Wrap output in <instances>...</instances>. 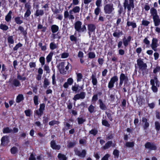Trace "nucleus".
<instances>
[{
    "label": "nucleus",
    "mask_w": 160,
    "mask_h": 160,
    "mask_svg": "<svg viewBox=\"0 0 160 160\" xmlns=\"http://www.w3.org/2000/svg\"><path fill=\"white\" fill-rule=\"evenodd\" d=\"M150 84L152 85L151 88L153 92H156L158 91V87H159V82L157 77H155L154 79H151Z\"/></svg>",
    "instance_id": "obj_1"
},
{
    "label": "nucleus",
    "mask_w": 160,
    "mask_h": 160,
    "mask_svg": "<svg viewBox=\"0 0 160 160\" xmlns=\"http://www.w3.org/2000/svg\"><path fill=\"white\" fill-rule=\"evenodd\" d=\"M82 22L80 21H78L75 22L74 24V28L76 31L82 32L86 31L85 25H83L82 27Z\"/></svg>",
    "instance_id": "obj_2"
},
{
    "label": "nucleus",
    "mask_w": 160,
    "mask_h": 160,
    "mask_svg": "<svg viewBox=\"0 0 160 160\" xmlns=\"http://www.w3.org/2000/svg\"><path fill=\"white\" fill-rule=\"evenodd\" d=\"M123 7L125 9H127L128 12L131 10V8H134V0H124L123 3Z\"/></svg>",
    "instance_id": "obj_3"
},
{
    "label": "nucleus",
    "mask_w": 160,
    "mask_h": 160,
    "mask_svg": "<svg viewBox=\"0 0 160 160\" xmlns=\"http://www.w3.org/2000/svg\"><path fill=\"white\" fill-rule=\"evenodd\" d=\"M114 5L112 3H109L105 5L104 7V12L106 14L112 13L114 10Z\"/></svg>",
    "instance_id": "obj_4"
},
{
    "label": "nucleus",
    "mask_w": 160,
    "mask_h": 160,
    "mask_svg": "<svg viewBox=\"0 0 160 160\" xmlns=\"http://www.w3.org/2000/svg\"><path fill=\"white\" fill-rule=\"evenodd\" d=\"M119 79V86L120 87L122 85L124 81V82L125 84V83H127L128 80V77L125 76V74L123 73L120 74Z\"/></svg>",
    "instance_id": "obj_5"
},
{
    "label": "nucleus",
    "mask_w": 160,
    "mask_h": 160,
    "mask_svg": "<svg viewBox=\"0 0 160 160\" xmlns=\"http://www.w3.org/2000/svg\"><path fill=\"white\" fill-rule=\"evenodd\" d=\"M137 64L140 70L143 71L147 69V65L145 63H144L143 61L140 59L137 60Z\"/></svg>",
    "instance_id": "obj_6"
},
{
    "label": "nucleus",
    "mask_w": 160,
    "mask_h": 160,
    "mask_svg": "<svg viewBox=\"0 0 160 160\" xmlns=\"http://www.w3.org/2000/svg\"><path fill=\"white\" fill-rule=\"evenodd\" d=\"M146 148L149 149L150 150H155L157 149L156 145L153 143H151L148 142L145 144Z\"/></svg>",
    "instance_id": "obj_7"
},
{
    "label": "nucleus",
    "mask_w": 160,
    "mask_h": 160,
    "mask_svg": "<svg viewBox=\"0 0 160 160\" xmlns=\"http://www.w3.org/2000/svg\"><path fill=\"white\" fill-rule=\"evenodd\" d=\"M158 39L156 38H153L152 41L151 47L152 49L155 52L157 51V48L158 46Z\"/></svg>",
    "instance_id": "obj_8"
},
{
    "label": "nucleus",
    "mask_w": 160,
    "mask_h": 160,
    "mask_svg": "<svg viewBox=\"0 0 160 160\" xmlns=\"http://www.w3.org/2000/svg\"><path fill=\"white\" fill-rule=\"evenodd\" d=\"M65 64V62H62L59 63L57 66L60 73L62 74H65L66 72V71L64 69Z\"/></svg>",
    "instance_id": "obj_9"
},
{
    "label": "nucleus",
    "mask_w": 160,
    "mask_h": 160,
    "mask_svg": "<svg viewBox=\"0 0 160 160\" xmlns=\"http://www.w3.org/2000/svg\"><path fill=\"white\" fill-rule=\"evenodd\" d=\"M86 96V93L84 92H81L80 93L76 94L73 99L74 100L76 101L77 100L80 99H83L85 98Z\"/></svg>",
    "instance_id": "obj_10"
},
{
    "label": "nucleus",
    "mask_w": 160,
    "mask_h": 160,
    "mask_svg": "<svg viewBox=\"0 0 160 160\" xmlns=\"http://www.w3.org/2000/svg\"><path fill=\"white\" fill-rule=\"evenodd\" d=\"M75 152L76 155L82 158L85 157L86 153V151L85 150H83L82 152L78 150H76L75 151Z\"/></svg>",
    "instance_id": "obj_11"
},
{
    "label": "nucleus",
    "mask_w": 160,
    "mask_h": 160,
    "mask_svg": "<svg viewBox=\"0 0 160 160\" xmlns=\"http://www.w3.org/2000/svg\"><path fill=\"white\" fill-rule=\"evenodd\" d=\"M142 122L143 123V128L144 130H146L149 126V123L148 122V119L145 117L142 119Z\"/></svg>",
    "instance_id": "obj_12"
},
{
    "label": "nucleus",
    "mask_w": 160,
    "mask_h": 160,
    "mask_svg": "<svg viewBox=\"0 0 160 160\" xmlns=\"http://www.w3.org/2000/svg\"><path fill=\"white\" fill-rule=\"evenodd\" d=\"M1 144L2 145L5 146L7 145L9 142L8 137L6 136L3 137L1 139Z\"/></svg>",
    "instance_id": "obj_13"
},
{
    "label": "nucleus",
    "mask_w": 160,
    "mask_h": 160,
    "mask_svg": "<svg viewBox=\"0 0 160 160\" xmlns=\"http://www.w3.org/2000/svg\"><path fill=\"white\" fill-rule=\"evenodd\" d=\"M51 147L53 149L59 150L61 148V146L59 145H57L54 140H52L50 142Z\"/></svg>",
    "instance_id": "obj_14"
},
{
    "label": "nucleus",
    "mask_w": 160,
    "mask_h": 160,
    "mask_svg": "<svg viewBox=\"0 0 160 160\" xmlns=\"http://www.w3.org/2000/svg\"><path fill=\"white\" fill-rule=\"evenodd\" d=\"M73 81L72 78H69L67 80V82L64 83L63 87L65 88H67L68 87V85H71L73 83Z\"/></svg>",
    "instance_id": "obj_15"
},
{
    "label": "nucleus",
    "mask_w": 160,
    "mask_h": 160,
    "mask_svg": "<svg viewBox=\"0 0 160 160\" xmlns=\"http://www.w3.org/2000/svg\"><path fill=\"white\" fill-rule=\"evenodd\" d=\"M154 25L155 26H158L160 25V18L159 16L152 18Z\"/></svg>",
    "instance_id": "obj_16"
},
{
    "label": "nucleus",
    "mask_w": 160,
    "mask_h": 160,
    "mask_svg": "<svg viewBox=\"0 0 160 160\" xmlns=\"http://www.w3.org/2000/svg\"><path fill=\"white\" fill-rule=\"evenodd\" d=\"M150 13L151 16H152V18H154L158 16V13L157 10L153 8H152L150 10Z\"/></svg>",
    "instance_id": "obj_17"
},
{
    "label": "nucleus",
    "mask_w": 160,
    "mask_h": 160,
    "mask_svg": "<svg viewBox=\"0 0 160 160\" xmlns=\"http://www.w3.org/2000/svg\"><path fill=\"white\" fill-rule=\"evenodd\" d=\"M96 27L94 24H90L88 25V31L93 32L94 31Z\"/></svg>",
    "instance_id": "obj_18"
},
{
    "label": "nucleus",
    "mask_w": 160,
    "mask_h": 160,
    "mask_svg": "<svg viewBox=\"0 0 160 160\" xmlns=\"http://www.w3.org/2000/svg\"><path fill=\"white\" fill-rule=\"evenodd\" d=\"M12 13V11H10L8 14L5 16V20L7 22H9L11 20L12 18L11 15Z\"/></svg>",
    "instance_id": "obj_19"
},
{
    "label": "nucleus",
    "mask_w": 160,
    "mask_h": 160,
    "mask_svg": "<svg viewBox=\"0 0 160 160\" xmlns=\"http://www.w3.org/2000/svg\"><path fill=\"white\" fill-rule=\"evenodd\" d=\"M98 102L99 103L100 108L102 110H105L107 109V107L105 104L103 103L101 99H99Z\"/></svg>",
    "instance_id": "obj_20"
},
{
    "label": "nucleus",
    "mask_w": 160,
    "mask_h": 160,
    "mask_svg": "<svg viewBox=\"0 0 160 160\" xmlns=\"http://www.w3.org/2000/svg\"><path fill=\"white\" fill-rule=\"evenodd\" d=\"M51 29L52 33H55L58 31L59 28L58 26L53 25L51 27Z\"/></svg>",
    "instance_id": "obj_21"
},
{
    "label": "nucleus",
    "mask_w": 160,
    "mask_h": 160,
    "mask_svg": "<svg viewBox=\"0 0 160 160\" xmlns=\"http://www.w3.org/2000/svg\"><path fill=\"white\" fill-rule=\"evenodd\" d=\"M12 84L16 87H19L21 85L20 82L16 79H15L12 81Z\"/></svg>",
    "instance_id": "obj_22"
},
{
    "label": "nucleus",
    "mask_w": 160,
    "mask_h": 160,
    "mask_svg": "<svg viewBox=\"0 0 160 160\" xmlns=\"http://www.w3.org/2000/svg\"><path fill=\"white\" fill-rule=\"evenodd\" d=\"M53 54V52H51L47 56L46 59L47 62L48 63H49L50 61H51Z\"/></svg>",
    "instance_id": "obj_23"
},
{
    "label": "nucleus",
    "mask_w": 160,
    "mask_h": 160,
    "mask_svg": "<svg viewBox=\"0 0 160 160\" xmlns=\"http://www.w3.org/2000/svg\"><path fill=\"white\" fill-rule=\"evenodd\" d=\"M24 99V97L22 94H19L17 97L16 102H17L19 103Z\"/></svg>",
    "instance_id": "obj_24"
},
{
    "label": "nucleus",
    "mask_w": 160,
    "mask_h": 160,
    "mask_svg": "<svg viewBox=\"0 0 160 160\" xmlns=\"http://www.w3.org/2000/svg\"><path fill=\"white\" fill-rule=\"evenodd\" d=\"M123 34L122 31H120L119 30H116L113 34L114 37L118 38L120 35Z\"/></svg>",
    "instance_id": "obj_25"
},
{
    "label": "nucleus",
    "mask_w": 160,
    "mask_h": 160,
    "mask_svg": "<svg viewBox=\"0 0 160 160\" xmlns=\"http://www.w3.org/2000/svg\"><path fill=\"white\" fill-rule=\"evenodd\" d=\"M44 11L43 10L37 9L36 12L35 16L38 17L39 16H42L44 14Z\"/></svg>",
    "instance_id": "obj_26"
},
{
    "label": "nucleus",
    "mask_w": 160,
    "mask_h": 160,
    "mask_svg": "<svg viewBox=\"0 0 160 160\" xmlns=\"http://www.w3.org/2000/svg\"><path fill=\"white\" fill-rule=\"evenodd\" d=\"M112 141H109L103 147V148L104 149H106L109 148L112 145Z\"/></svg>",
    "instance_id": "obj_27"
},
{
    "label": "nucleus",
    "mask_w": 160,
    "mask_h": 160,
    "mask_svg": "<svg viewBox=\"0 0 160 160\" xmlns=\"http://www.w3.org/2000/svg\"><path fill=\"white\" fill-rule=\"evenodd\" d=\"M127 25L128 27L132 26V28H135L137 27V25L136 23L133 22H131L128 21L127 23Z\"/></svg>",
    "instance_id": "obj_28"
},
{
    "label": "nucleus",
    "mask_w": 160,
    "mask_h": 160,
    "mask_svg": "<svg viewBox=\"0 0 160 160\" xmlns=\"http://www.w3.org/2000/svg\"><path fill=\"white\" fill-rule=\"evenodd\" d=\"M91 78L92 79V82L93 85H96L98 82L96 76L94 74H92L91 76Z\"/></svg>",
    "instance_id": "obj_29"
},
{
    "label": "nucleus",
    "mask_w": 160,
    "mask_h": 160,
    "mask_svg": "<svg viewBox=\"0 0 160 160\" xmlns=\"http://www.w3.org/2000/svg\"><path fill=\"white\" fill-rule=\"evenodd\" d=\"M50 84V82H49L48 79L46 78H45L43 82V87L44 88H47L48 86Z\"/></svg>",
    "instance_id": "obj_30"
},
{
    "label": "nucleus",
    "mask_w": 160,
    "mask_h": 160,
    "mask_svg": "<svg viewBox=\"0 0 160 160\" xmlns=\"http://www.w3.org/2000/svg\"><path fill=\"white\" fill-rule=\"evenodd\" d=\"M58 157L59 160H67V159L65 155L61 153L58 154Z\"/></svg>",
    "instance_id": "obj_31"
},
{
    "label": "nucleus",
    "mask_w": 160,
    "mask_h": 160,
    "mask_svg": "<svg viewBox=\"0 0 160 160\" xmlns=\"http://www.w3.org/2000/svg\"><path fill=\"white\" fill-rule=\"evenodd\" d=\"M14 20L16 23L17 24H20L23 22V21L21 19V18L19 17H15L14 18Z\"/></svg>",
    "instance_id": "obj_32"
},
{
    "label": "nucleus",
    "mask_w": 160,
    "mask_h": 160,
    "mask_svg": "<svg viewBox=\"0 0 160 160\" xmlns=\"http://www.w3.org/2000/svg\"><path fill=\"white\" fill-rule=\"evenodd\" d=\"M58 45L54 42H52L50 44V48L51 50H54L57 48Z\"/></svg>",
    "instance_id": "obj_33"
},
{
    "label": "nucleus",
    "mask_w": 160,
    "mask_h": 160,
    "mask_svg": "<svg viewBox=\"0 0 160 160\" xmlns=\"http://www.w3.org/2000/svg\"><path fill=\"white\" fill-rule=\"evenodd\" d=\"M155 128L157 132L160 130V123L158 121H156L155 122Z\"/></svg>",
    "instance_id": "obj_34"
},
{
    "label": "nucleus",
    "mask_w": 160,
    "mask_h": 160,
    "mask_svg": "<svg viewBox=\"0 0 160 160\" xmlns=\"http://www.w3.org/2000/svg\"><path fill=\"white\" fill-rule=\"evenodd\" d=\"M76 144V142H70L68 143L67 147L68 148H71L73 147Z\"/></svg>",
    "instance_id": "obj_35"
},
{
    "label": "nucleus",
    "mask_w": 160,
    "mask_h": 160,
    "mask_svg": "<svg viewBox=\"0 0 160 160\" xmlns=\"http://www.w3.org/2000/svg\"><path fill=\"white\" fill-rule=\"evenodd\" d=\"M3 133H9L12 132V130L8 127L5 128L3 129Z\"/></svg>",
    "instance_id": "obj_36"
},
{
    "label": "nucleus",
    "mask_w": 160,
    "mask_h": 160,
    "mask_svg": "<svg viewBox=\"0 0 160 160\" xmlns=\"http://www.w3.org/2000/svg\"><path fill=\"white\" fill-rule=\"evenodd\" d=\"M77 76V81L78 82H80L81 81L82 78V75L81 73H76Z\"/></svg>",
    "instance_id": "obj_37"
},
{
    "label": "nucleus",
    "mask_w": 160,
    "mask_h": 160,
    "mask_svg": "<svg viewBox=\"0 0 160 160\" xmlns=\"http://www.w3.org/2000/svg\"><path fill=\"white\" fill-rule=\"evenodd\" d=\"M18 30H19L23 35H26L27 33L26 31L24 30V28L22 26H19L18 28Z\"/></svg>",
    "instance_id": "obj_38"
},
{
    "label": "nucleus",
    "mask_w": 160,
    "mask_h": 160,
    "mask_svg": "<svg viewBox=\"0 0 160 160\" xmlns=\"http://www.w3.org/2000/svg\"><path fill=\"white\" fill-rule=\"evenodd\" d=\"M8 42L9 43L11 44H13L14 42V40L12 36H9L8 38Z\"/></svg>",
    "instance_id": "obj_39"
},
{
    "label": "nucleus",
    "mask_w": 160,
    "mask_h": 160,
    "mask_svg": "<svg viewBox=\"0 0 160 160\" xmlns=\"http://www.w3.org/2000/svg\"><path fill=\"white\" fill-rule=\"evenodd\" d=\"M80 8L79 6L75 7L72 9V11L74 13H78L80 11Z\"/></svg>",
    "instance_id": "obj_40"
},
{
    "label": "nucleus",
    "mask_w": 160,
    "mask_h": 160,
    "mask_svg": "<svg viewBox=\"0 0 160 160\" xmlns=\"http://www.w3.org/2000/svg\"><path fill=\"white\" fill-rule=\"evenodd\" d=\"M78 123L79 124H82L86 121L85 119L82 118H77Z\"/></svg>",
    "instance_id": "obj_41"
},
{
    "label": "nucleus",
    "mask_w": 160,
    "mask_h": 160,
    "mask_svg": "<svg viewBox=\"0 0 160 160\" xmlns=\"http://www.w3.org/2000/svg\"><path fill=\"white\" fill-rule=\"evenodd\" d=\"M18 151V148L16 147H13L11 149V152L12 154H14L17 153Z\"/></svg>",
    "instance_id": "obj_42"
},
{
    "label": "nucleus",
    "mask_w": 160,
    "mask_h": 160,
    "mask_svg": "<svg viewBox=\"0 0 160 160\" xmlns=\"http://www.w3.org/2000/svg\"><path fill=\"white\" fill-rule=\"evenodd\" d=\"M0 28L3 30L6 31L8 29V27L5 25L1 24L0 25Z\"/></svg>",
    "instance_id": "obj_43"
},
{
    "label": "nucleus",
    "mask_w": 160,
    "mask_h": 160,
    "mask_svg": "<svg viewBox=\"0 0 160 160\" xmlns=\"http://www.w3.org/2000/svg\"><path fill=\"white\" fill-rule=\"evenodd\" d=\"M70 39L72 42H74L76 43L78 41L77 38L74 35H72L70 36Z\"/></svg>",
    "instance_id": "obj_44"
},
{
    "label": "nucleus",
    "mask_w": 160,
    "mask_h": 160,
    "mask_svg": "<svg viewBox=\"0 0 160 160\" xmlns=\"http://www.w3.org/2000/svg\"><path fill=\"white\" fill-rule=\"evenodd\" d=\"M79 85L75 83L72 87V90L74 92H77L78 89Z\"/></svg>",
    "instance_id": "obj_45"
},
{
    "label": "nucleus",
    "mask_w": 160,
    "mask_h": 160,
    "mask_svg": "<svg viewBox=\"0 0 160 160\" xmlns=\"http://www.w3.org/2000/svg\"><path fill=\"white\" fill-rule=\"evenodd\" d=\"M118 80V77L117 76H114L111 79L110 81L114 84V83L117 82Z\"/></svg>",
    "instance_id": "obj_46"
},
{
    "label": "nucleus",
    "mask_w": 160,
    "mask_h": 160,
    "mask_svg": "<svg viewBox=\"0 0 160 160\" xmlns=\"http://www.w3.org/2000/svg\"><path fill=\"white\" fill-rule=\"evenodd\" d=\"M95 109V107L92 104L90 105L88 108V111L90 113H92L94 112Z\"/></svg>",
    "instance_id": "obj_47"
},
{
    "label": "nucleus",
    "mask_w": 160,
    "mask_h": 160,
    "mask_svg": "<svg viewBox=\"0 0 160 160\" xmlns=\"http://www.w3.org/2000/svg\"><path fill=\"white\" fill-rule=\"evenodd\" d=\"M38 96L35 95L33 97V101L34 104L35 105H37L38 104Z\"/></svg>",
    "instance_id": "obj_48"
},
{
    "label": "nucleus",
    "mask_w": 160,
    "mask_h": 160,
    "mask_svg": "<svg viewBox=\"0 0 160 160\" xmlns=\"http://www.w3.org/2000/svg\"><path fill=\"white\" fill-rule=\"evenodd\" d=\"M59 123V122L55 120H53L49 122V124L50 126H53L55 124H58Z\"/></svg>",
    "instance_id": "obj_49"
},
{
    "label": "nucleus",
    "mask_w": 160,
    "mask_h": 160,
    "mask_svg": "<svg viewBox=\"0 0 160 160\" xmlns=\"http://www.w3.org/2000/svg\"><path fill=\"white\" fill-rule=\"evenodd\" d=\"M98 132V131L96 129H94L90 131L89 133L90 134H92L94 136H95L97 134Z\"/></svg>",
    "instance_id": "obj_50"
},
{
    "label": "nucleus",
    "mask_w": 160,
    "mask_h": 160,
    "mask_svg": "<svg viewBox=\"0 0 160 160\" xmlns=\"http://www.w3.org/2000/svg\"><path fill=\"white\" fill-rule=\"evenodd\" d=\"M150 23V22L145 20H143L142 21V25L144 26H148Z\"/></svg>",
    "instance_id": "obj_51"
},
{
    "label": "nucleus",
    "mask_w": 160,
    "mask_h": 160,
    "mask_svg": "<svg viewBox=\"0 0 160 160\" xmlns=\"http://www.w3.org/2000/svg\"><path fill=\"white\" fill-rule=\"evenodd\" d=\"M134 145V144L133 142H127L126 144V146L128 148H132Z\"/></svg>",
    "instance_id": "obj_52"
},
{
    "label": "nucleus",
    "mask_w": 160,
    "mask_h": 160,
    "mask_svg": "<svg viewBox=\"0 0 160 160\" xmlns=\"http://www.w3.org/2000/svg\"><path fill=\"white\" fill-rule=\"evenodd\" d=\"M88 57L90 58H93L95 57V53L93 52H90L88 53Z\"/></svg>",
    "instance_id": "obj_53"
},
{
    "label": "nucleus",
    "mask_w": 160,
    "mask_h": 160,
    "mask_svg": "<svg viewBox=\"0 0 160 160\" xmlns=\"http://www.w3.org/2000/svg\"><path fill=\"white\" fill-rule=\"evenodd\" d=\"M101 11L100 7H98L96 8L94 10V13L96 15L98 16Z\"/></svg>",
    "instance_id": "obj_54"
},
{
    "label": "nucleus",
    "mask_w": 160,
    "mask_h": 160,
    "mask_svg": "<svg viewBox=\"0 0 160 160\" xmlns=\"http://www.w3.org/2000/svg\"><path fill=\"white\" fill-rule=\"evenodd\" d=\"M39 61L42 65H43L45 64V59L44 57H41L39 58Z\"/></svg>",
    "instance_id": "obj_55"
},
{
    "label": "nucleus",
    "mask_w": 160,
    "mask_h": 160,
    "mask_svg": "<svg viewBox=\"0 0 160 160\" xmlns=\"http://www.w3.org/2000/svg\"><path fill=\"white\" fill-rule=\"evenodd\" d=\"M22 46V44L20 43H18L13 48V50L14 51H17L19 48L21 47Z\"/></svg>",
    "instance_id": "obj_56"
},
{
    "label": "nucleus",
    "mask_w": 160,
    "mask_h": 160,
    "mask_svg": "<svg viewBox=\"0 0 160 160\" xmlns=\"http://www.w3.org/2000/svg\"><path fill=\"white\" fill-rule=\"evenodd\" d=\"M25 7L27 10H30L31 8L30 3L29 2H27L25 3Z\"/></svg>",
    "instance_id": "obj_57"
},
{
    "label": "nucleus",
    "mask_w": 160,
    "mask_h": 160,
    "mask_svg": "<svg viewBox=\"0 0 160 160\" xmlns=\"http://www.w3.org/2000/svg\"><path fill=\"white\" fill-rule=\"evenodd\" d=\"M31 14V11L30 10H27L25 13L24 17L25 18H27Z\"/></svg>",
    "instance_id": "obj_58"
},
{
    "label": "nucleus",
    "mask_w": 160,
    "mask_h": 160,
    "mask_svg": "<svg viewBox=\"0 0 160 160\" xmlns=\"http://www.w3.org/2000/svg\"><path fill=\"white\" fill-rule=\"evenodd\" d=\"M148 37L145 38L143 40V42L146 45H149L150 44V42L148 39Z\"/></svg>",
    "instance_id": "obj_59"
},
{
    "label": "nucleus",
    "mask_w": 160,
    "mask_h": 160,
    "mask_svg": "<svg viewBox=\"0 0 160 160\" xmlns=\"http://www.w3.org/2000/svg\"><path fill=\"white\" fill-rule=\"evenodd\" d=\"M45 105L44 103H42L40 105L39 110L43 112V111L45 109Z\"/></svg>",
    "instance_id": "obj_60"
},
{
    "label": "nucleus",
    "mask_w": 160,
    "mask_h": 160,
    "mask_svg": "<svg viewBox=\"0 0 160 160\" xmlns=\"http://www.w3.org/2000/svg\"><path fill=\"white\" fill-rule=\"evenodd\" d=\"M102 123L103 125L108 127H109L110 126V124H109L108 122L106 120H102Z\"/></svg>",
    "instance_id": "obj_61"
},
{
    "label": "nucleus",
    "mask_w": 160,
    "mask_h": 160,
    "mask_svg": "<svg viewBox=\"0 0 160 160\" xmlns=\"http://www.w3.org/2000/svg\"><path fill=\"white\" fill-rule=\"evenodd\" d=\"M35 113L37 114V115L40 116H41L43 114V112L39 109V110H36L35 111Z\"/></svg>",
    "instance_id": "obj_62"
},
{
    "label": "nucleus",
    "mask_w": 160,
    "mask_h": 160,
    "mask_svg": "<svg viewBox=\"0 0 160 160\" xmlns=\"http://www.w3.org/2000/svg\"><path fill=\"white\" fill-rule=\"evenodd\" d=\"M44 69L45 71H46L47 73H49L50 72V69L48 66L45 65L44 67Z\"/></svg>",
    "instance_id": "obj_63"
},
{
    "label": "nucleus",
    "mask_w": 160,
    "mask_h": 160,
    "mask_svg": "<svg viewBox=\"0 0 160 160\" xmlns=\"http://www.w3.org/2000/svg\"><path fill=\"white\" fill-rule=\"evenodd\" d=\"M113 155L116 157H118L119 156V151L117 149L115 150L113 152Z\"/></svg>",
    "instance_id": "obj_64"
}]
</instances>
